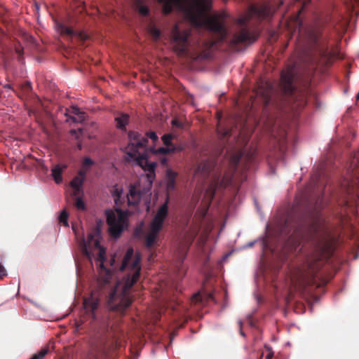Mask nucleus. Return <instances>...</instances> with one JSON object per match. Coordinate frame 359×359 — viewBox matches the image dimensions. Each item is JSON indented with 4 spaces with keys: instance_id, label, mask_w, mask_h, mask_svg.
Here are the masks:
<instances>
[{
    "instance_id": "f257e3e1",
    "label": "nucleus",
    "mask_w": 359,
    "mask_h": 359,
    "mask_svg": "<svg viewBox=\"0 0 359 359\" xmlns=\"http://www.w3.org/2000/svg\"><path fill=\"white\" fill-rule=\"evenodd\" d=\"M129 143L126 147V159L135 160L137 165L140 166L146 175H142L140 182L129 188L127 195L129 205H135L141 201L149 204L151 200V189L153 182L156 177L155 170L156 163L150 162L147 156V138L135 131H130L128 134Z\"/></svg>"
},
{
    "instance_id": "f03ea898",
    "label": "nucleus",
    "mask_w": 359,
    "mask_h": 359,
    "mask_svg": "<svg viewBox=\"0 0 359 359\" xmlns=\"http://www.w3.org/2000/svg\"><path fill=\"white\" fill-rule=\"evenodd\" d=\"M162 4L164 15L170 13L174 7L183 11L185 18L194 26L204 27L217 33L219 40L224 39L226 30L224 27L225 14L217 13L207 16L212 7L211 0H158Z\"/></svg>"
},
{
    "instance_id": "7ed1b4c3",
    "label": "nucleus",
    "mask_w": 359,
    "mask_h": 359,
    "mask_svg": "<svg viewBox=\"0 0 359 359\" xmlns=\"http://www.w3.org/2000/svg\"><path fill=\"white\" fill-rule=\"evenodd\" d=\"M140 255L134 253L133 248L128 249L119 267L116 263V255L111 257L110 265L112 270L118 268L120 271L126 270L128 273L121 280L118 281L114 290L110 293L108 299L109 309L123 313L132 304L129 291L140 278Z\"/></svg>"
},
{
    "instance_id": "20e7f679",
    "label": "nucleus",
    "mask_w": 359,
    "mask_h": 359,
    "mask_svg": "<svg viewBox=\"0 0 359 359\" xmlns=\"http://www.w3.org/2000/svg\"><path fill=\"white\" fill-rule=\"evenodd\" d=\"M88 242L99 248V254L96 263L99 265V282L100 288L93 290L90 294L83 299V309L86 313L89 314L93 319L95 318V311L98 308L100 297L102 294V287L105 288L112 278L113 273L109 269L104 267L105 250L100 245V233L95 232V236L90 233L88 236Z\"/></svg>"
},
{
    "instance_id": "39448f33",
    "label": "nucleus",
    "mask_w": 359,
    "mask_h": 359,
    "mask_svg": "<svg viewBox=\"0 0 359 359\" xmlns=\"http://www.w3.org/2000/svg\"><path fill=\"white\" fill-rule=\"evenodd\" d=\"M272 13L273 9L269 2L250 6L246 13L237 19V23L241 26H244V27L241 29L239 34L234 35L231 43L233 44H238L245 42L253 43L255 41L259 36L258 31L253 30L250 32L245 26L253 20L259 21L270 17Z\"/></svg>"
},
{
    "instance_id": "423d86ee",
    "label": "nucleus",
    "mask_w": 359,
    "mask_h": 359,
    "mask_svg": "<svg viewBox=\"0 0 359 359\" xmlns=\"http://www.w3.org/2000/svg\"><path fill=\"white\" fill-rule=\"evenodd\" d=\"M317 271L314 264H306L297 269L291 277L292 287L296 291L304 292L306 287L315 284Z\"/></svg>"
},
{
    "instance_id": "0eeeda50",
    "label": "nucleus",
    "mask_w": 359,
    "mask_h": 359,
    "mask_svg": "<svg viewBox=\"0 0 359 359\" xmlns=\"http://www.w3.org/2000/svg\"><path fill=\"white\" fill-rule=\"evenodd\" d=\"M168 214V200L161 205L149 223L144 235L145 245L152 247L158 239L159 233Z\"/></svg>"
},
{
    "instance_id": "6e6552de",
    "label": "nucleus",
    "mask_w": 359,
    "mask_h": 359,
    "mask_svg": "<svg viewBox=\"0 0 359 359\" xmlns=\"http://www.w3.org/2000/svg\"><path fill=\"white\" fill-rule=\"evenodd\" d=\"M128 212L122 211L119 208L106 211L107 222L109 225L110 234L118 238L121 232L128 226Z\"/></svg>"
},
{
    "instance_id": "1a4fd4ad",
    "label": "nucleus",
    "mask_w": 359,
    "mask_h": 359,
    "mask_svg": "<svg viewBox=\"0 0 359 359\" xmlns=\"http://www.w3.org/2000/svg\"><path fill=\"white\" fill-rule=\"evenodd\" d=\"M189 36V31L184 30L181 32L177 25L173 28L172 31V45L174 51L178 55L184 56L187 54V41Z\"/></svg>"
},
{
    "instance_id": "9d476101",
    "label": "nucleus",
    "mask_w": 359,
    "mask_h": 359,
    "mask_svg": "<svg viewBox=\"0 0 359 359\" xmlns=\"http://www.w3.org/2000/svg\"><path fill=\"white\" fill-rule=\"evenodd\" d=\"M293 79L292 69H286L282 72L280 85L285 94H292L294 90Z\"/></svg>"
},
{
    "instance_id": "9b49d317",
    "label": "nucleus",
    "mask_w": 359,
    "mask_h": 359,
    "mask_svg": "<svg viewBox=\"0 0 359 359\" xmlns=\"http://www.w3.org/2000/svg\"><path fill=\"white\" fill-rule=\"evenodd\" d=\"M86 177V170H79V175L76 176L70 182V187L72 189L71 193L73 196H79L82 194V184Z\"/></svg>"
},
{
    "instance_id": "f8f14e48",
    "label": "nucleus",
    "mask_w": 359,
    "mask_h": 359,
    "mask_svg": "<svg viewBox=\"0 0 359 359\" xmlns=\"http://www.w3.org/2000/svg\"><path fill=\"white\" fill-rule=\"evenodd\" d=\"M232 182V175L229 173H226L223 177L220 180L218 178L217 180L214 181L212 184L210 185L209 188V191H211V198H213L215 195V192L217 189L221 187H226L229 186Z\"/></svg>"
},
{
    "instance_id": "ddd939ff",
    "label": "nucleus",
    "mask_w": 359,
    "mask_h": 359,
    "mask_svg": "<svg viewBox=\"0 0 359 359\" xmlns=\"http://www.w3.org/2000/svg\"><path fill=\"white\" fill-rule=\"evenodd\" d=\"M69 111L74 115L70 116V119L72 120V121L81 123L85 121L86 115L83 111H81L78 107L72 106Z\"/></svg>"
},
{
    "instance_id": "4468645a",
    "label": "nucleus",
    "mask_w": 359,
    "mask_h": 359,
    "mask_svg": "<svg viewBox=\"0 0 359 359\" xmlns=\"http://www.w3.org/2000/svg\"><path fill=\"white\" fill-rule=\"evenodd\" d=\"M66 166H60L57 165L52 169V176L57 184H60L62 181V173Z\"/></svg>"
},
{
    "instance_id": "2eb2a0df",
    "label": "nucleus",
    "mask_w": 359,
    "mask_h": 359,
    "mask_svg": "<svg viewBox=\"0 0 359 359\" xmlns=\"http://www.w3.org/2000/svg\"><path fill=\"white\" fill-rule=\"evenodd\" d=\"M123 188L118 185L114 187L112 190V196L116 206H119L121 204V196L123 194Z\"/></svg>"
},
{
    "instance_id": "dca6fc26",
    "label": "nucleus",
    "mask_w": 359,
    "mask_h": 359,
    "mask_svg": "<svg viewBox=\"0 0 359 359\" xmlns=\"http://www.w3.org/2000/svg\"><path fill=\"white\" fill-rule=\"evenodd\" d=\"M210 173V169L207 163H201L196 168L194 176L196 177L201 175L203 177H207Z\"/></svg>"
},
{
    "instance_id": "f3484780",
    "label": "nucleus",
    "mask_w": 359,
    "mask_h": 359,
    "mask_svg": "<svg viewBox=\"0 0 359 359\" xmlns=\"http://www.w3.org/2000/svg\"><path fill=\"white\" fill-rule=\"evenodd\" d=\"M116 126L118 128L124 129L128 123L129 116L128 114H122L116 118Z\"/></svg>"
},
{
    "instance_id": "a211bd4d",
    "label": "nucleus",
    "mask_w": 359,
    "mask_h": 359,
    "mask_svg": "<svg viewBox=\"0 0 359 359\" xmlns=\"http://www.w3.org/2000/svg\"><path fill=\"white\" fill-rule=\"evenodd\" d=\"M176 172L170 169H168L166 172V178L168 180L167 187L168 189H173L175 186V179L176 177Z\"/></svg>"
},
{
    "instance_id": "6ab92c4d",
    "label": "nucleus",
    "mask_w": 359,
    "mask_h": 359,
    "mask_svg": "<svg viewBox=\"0 0 359 359\" xmlns=\"http://www.w3.org/2000/svg\"><path fill=\"white\" fill-rule=\"evenodd\" d=\"M136 6L138 10V12L144 16H146L149 13V9L147 6L141 4V1L137 0L136 2Z\"/></svg>"
},
{
    "instance_id": "aec40b11",
    "label": "nucleus",
    "mask_w": 359,
    "mask_h": 359,
    "mask_svg": "<svg viewBox=\"0 0 359 359\" xmlns=\"http://www.w3.org/2000/svg\"><path fill=\"white\" fill-rule=\"evenodd\" d=\"M94 164V161L89 157H85L82 162V168L80 170H86L87 173L88 169Z\"/></svg>"
},
{
    "instance_id": "412c9836",
    "label": "nucleus",
    "mask_w": 359,
    "mask_h": 359,
    "mask_svg": "<svg viewBox=\"0 0 359 359\" xmlns=\"http://www.w3.org/2000/svg\"><path fill=\"white\" fill-rule=\"evenodd\" d=\"M149 32L155 40L158 39L161 36V32L159 29L157 28L155 25H151L149 28Z\"/></svg>"
},
{
    "instance_id": "4be33fe9",
    "label": "nucleus",
    "mask_w": 359,
    "mask_h": 359,
    "mask_svg": "<svg viewBox=\"0 0 359 359\" xmlns=\"http://www.w3.org/2000/svg\"><path fill=\"white\" fill-rule=\"evenodd\" d=\"M59 222L62 223L64 226H68V213L65 210H63L60 216H59Z\"/></svg>"
},
{
    "instance_id": "5701e85b",
    "label": "nucleus",
    "mask_w": 359,
    "mask_h": 359,
    "mask_svg": "<svg viewBox=\"0 0 359 359\" xmlns=\"http://www.w3.org/2000/svg\"><path fill=\"white\" fill-rule=\"evenodd\" d=\"M162 141L163 142V144L166 146V147H173L172 145V140L173 139V135H171V134H165L162 137Z\"/></svg>"
},
{
    "instance_id": "b1692460",
    "label": "nucleus",
    "mask_w": 359,
    "mask_h": 359,
    "mask_svg": "<svg viewBox=\"0 0 359 359\" xmlns=\"http://www.w3.org/2000/svg\"><path fill=\"white\" fill-rule=\"evenodd\" d=\"M175 150V147H160L157 149H152V152L155 154H167Z\"/></svg>"
},
{
    "instance_id": "393cba45",
    "label": "nucleus",
    "mask_w": 359,
    "mask_h": 359,
    "mask_svg": "<svg viewBox=\"0 0 359 359\" xmlns=\"http://www.w3.org/2000/svg\"><path fill=\"white\" fill-rule=\"evenodd\" d=\"M76 197L75 205L77 209L83 210L86 208L85 203L81 197V195L75 196Z\"/></svg>"
},
{
    "instance_id": "a878e982",
    "label": "nucleus",
    "mask_w": 359,
    "mask_h": 359,
    "mask_svg": "<svg viewBox=\"0 0 359 359\" xmlns=\"http://www.w3.org/2000/svg\"><path fill=\"white\" fill-rule=\"evenodd\" d=\"M48 351V350L46 348L42 349L37 353L34 354L30 359H43Z\"/></svg>"
},
{
    "instance_id": "bb28decb",
    "label": "nucleus",
    "mask_w": 359,
    "mask_h": 359,
    "mask_svg": "<svg viewBox=\"0 0 359 359\" xmlns=\"http://www.w3.org/2000/svg\"><path fill=\"white\" fill-rule=\"evenodd\" d=\"M264 348L268 351V353L266 355V359H272L273 357V351L272 348L270 346H266V345L264 346Z\"/></svg>"
},
{
    "instance_id": "cd10ccee",
    "label": "nucleus",
    "mask_w": 359,
    "mask_h": 359,
    "mask_svg": "<svg viewBox=\"0 0 359 359\" xmlns=\"http://www.w3.org/2000/svg\"><path fill=\"white\" fill-rule=\"evenodd\" d=\"M146 135L147 137H149L150 139H151L154 142H156L158 140V136L155 132H153V131L148 132V133H147Z\"/></svg>"
},
{
    "instance_id": "c85d7f7f",
    "label": "nucleus",
    "mask_w": 359,
    "mask_h": 359,
    "mask_svg": "<svg viewBox=\"0 0 359 359\" xmlns=\"http://www.w3.org/2000/svg\"><path fill=\"white\" fill-rule=\"evenodd\" d=\"M6 276V271L4 267L0 264V279Z\"/></svg>"
},
{
    "instance_id": "c756f323",
    "label": "nucleus",
    "mask_w": 359,
    "mask_h": 359,
    "mask_svg": "<svg viewBox=\"0 0 359 359\" xmlns=\"http://www.w3.org/2000/svg\"><path fill=\"white\" fill-rule=\"evenodd\" d=\"M62 32L68 34V35H72L73 34L74 32L72 31V29L69 28V27H65L62 30Z\"/></svg>"
},
{
    "instance_id": "7c9ffc66",
    "label": "nucleus",
    "mask_w": 359,
    "mask_h": 359,
    "mask_svg": "<svg viewBox=\"0 0 359 359\" xmlns=\"http://www.w3.org/2000/svg\"><path fill=\"white\" fill-rule=\"evenodd\" d=\"M217 41H208V43H209V48H213L215 46H216Z\"/></svg>"
},
{
    "instance_id": "2f4dec72",
    "label": "nucleus",
    "mask_w": 359,
    "mask_h": 359,
    "mask_svg": "<svg viewBox=\"0 0 359 359\" xmlns=\"http://www.w3.org/2000/svg\"><path fill=\"white\" fill-rule=\"evenodd\" d=\"M200 295L199 294H195L194 296H193V301L194 302H197L198 301V299L199 298Z\"/></svg>"
},
{
    "instance_id": "473e14b6",
    "label": "nucleus",
    "mask_w": 359,
    "mask_h": 359,
    "mask_svg": "<svg viewBox=\"0 0 359 359\" xmlns=\"http://www.w3.org/2000/svg\"><path fill=\"white\" fill-rule=\"evenodd\" d=\"M15 50H16V52H17L19 55H20V54H21V53H22V48H15Z\"/></svg>"
},
{
    "instance_id": "72a5a7b5",
    "label": "nucleus",
    "mask_w": 359,
    "mask_h": 359,
    "mask_svg": "<svg viewBox=\"0 0 359 359\" xmlns=\"http://www.w3.org/2000/svg\"><path fill=\"white\" fill-rule=\"evenodd\" d=\"M4 88H8V89H11V86L10 84H6L4 86Z\"/></svg>"
},
{
    "instance_id": "f704fd0d",
    "label": "nucleus",
    "mask_w": 359,
    "mask_h": 359,
    "mask_svg": "<svg viewBox=\"0 0 359 359\" xmlns=\"http://www.w3.org/2000/svg\"><path fill=\"white\" fill-rule=\"evenodd\" d=\"M176 122H177V121H176V120H172V123L173 125H175V124H176Z\"/></svg>"
},
{
    "instance_id": "c9c22d12",
    "label": "nucleus",
    "mask_w": 359,
    "mask_h": 359,
    "mask_svg": "<svg viewBox=\"0 0 359 359\" xmlns=\"http://www.w3.org/2000/svg\"><path fill=\"white\" fill-rule=\"evenodd\" d=\"M238 161V158L235 160V163H237Z\"/></svg>"
},
{
    "instance_id": "e433bc0d",
    "label": "nucleus",
    "mask_w": 359,
    "mask_h": 359,
    "mask_svg": "<svg viewBox=\"0 0 359 359\" xmlns=\"http://www.w3.org/2000/svg\"><path fill=\"white\" fill-rule=\"evenodd\" d=\"M71 133H75V130H71Z\"/></svg>"
}]
</instances>
